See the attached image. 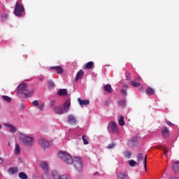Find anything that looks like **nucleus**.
Here are the masks:
<instances>
[{
  "label": "nucleus",
  "instance_id": "nucleus-19",
  "mask_svg": "<svg viewBox=\"0 0 179 179\" xmlns=\"http://www.w3.org/2000/svg\"><path fill=\"white\" fill-rule=\"evenodd\" d=\"M15 155H17L19 153H20V145L19 144L15 143V149H14Z\"/></svg>",
  "mask_w": 179,
  "mask_h": 179
},
{
  "label": "nucleus",
  "instance_id": "nucleus-31",
  "mask_svg": "<svg viewBox=\"0 0 179 179\" xmlns=\"http://www.w3.org/2000/svg\"><path fill=\"white\" fill-rule=\"evenodd\" d=\"M129 164L131 167H135L136 164V162H135V160L134 159H131L129 161Z\"/></svg>",
  "mask_w": 179,
  "mask_h": 179
},
{
  "label": "nucleus",
  "instance_id": "nucleus-13",
  "mask_svg": "<svg viewBox=\"0 0 179 179\" xmlns=\"http://www.w3.org/2000/svg\"><path fill=\"white\" fill-rule=\"evenodd\" d=\"M19 171V169L17 167H10L8 169V173L10 176H13V174H16Z\"/></svg>",
  "mask_w": 179,
  "mask_h": 179
},
{
  "label": "nucleus",
  "instance_id": "nucleus-23",
  "mask_svg": "<svg viewBox=\"0 0 179 179\" xmlns=\"http://www.w3.org/2000/svg\"><path fill=\"white\" fill-rule=\"evenodd\" d=\"M127 176H128V173H120L117 175V178L118 179H127Z\"/></svg>",
  "mask_w": 179,
  "mask_h": 179
},
{
  "label": "nucleus",
  "instance_id": "nucleus-35",
  "mask_svg": "<svg viewBox=\"0 0 179 179\" xmlns=\"http://www.w3.org/2000/svg\"><path fill=\"white\" fill-rule=\"evenodd\" d=\"M56 103H57L56 100L50 101V107H52V108L54 107V106H55Z\"/></svg>",
  "mask_w": 179,
  "mask_h": 179
},
{
  "label": "nucleus",
  "instance_id": "nucleus-42",
  "mask_svg": "<svg viewBox=\"0 0 179 179\" xmlns=\"http://www.w3.org/2000/svg\"><path fill=\"white\" fill-rule=\"evenodd\" d=\"M33 106H39L38 105V101L35 100L32 102Z\"/></svg>",
  "mask_w": 179,
  "mask_h": 179
},
{
  "label": "nucleus",
  "instance_id": "nucleus-25",
  "mask_svg": "<svg viewBox=\"0 0 179 179\" xmlns=\"http://www.w3.org/2000/svg\"><path fill=\"white\" fill-rule=\"evenodd\" d=\"M2 99L4 101H6L7 103H10L12 101V98L8 96L3 95Z\"/></svg>",
  "mask_w": 179,
  "mask_h": 179
},
{
  "label": "nucleus",
  "instance_id": "nucleus-33",
  "mask_svg": "<svg viewBox=\"0 0 179 179\" xmlns=\"http://www.w3.org/2000/svg\"><path fill=\"white\" fill-rule=\"evenodd\" d=\"M115 143H112L110 144H109L107 147L108 149H113L114 148H115Z\"/></svg>",
  "mask_w": 179,
  "mask_h": 179
},
{
  "label": "nucleus",
  "instance_id": "nucleus-24",
  "mask_svg": "<svg viewBox=\"0 0 179 179\" xmlns=\"http://www.w3.org/2000/svg\"><path fill=\"white\" fill-rule=\"evenodd\" d=\"M123 155L126 159H131V156H132V152L129 151H124Z\"/></svg>",
  "mask_w": 179,
  "mask_h": 179
},
{
  "label": "nucleus",
  "instance_id": "nucleus-18",
  "mask_svg": "<svg viewBox=\"0 0 179 179\" xmlns=\"http://www.w3.org/2000/svg\"><path fill=\"white\" fill-rule=\"evenodd\" d=\"M93 65H94L93 62H87L84 66V69H92L93 68Z\"/></svg>",
  "mask_w": 179,
  "mask_h": 179
},
{
  "label": "nucleus",
  "instance_id": "nucleus-46",
  "mask_svg": "<svg viewBox=\"0 0 179 179\" xmlns=\"http://www.w3.org/2000/svg\"><path fill=\"white\" fill-rule=\"evenodd\" d=\"M99 172H96L94 173V176H99Z\"/></svg>",
  "mask_w": 179,
  "mask_h": 179
},
{
  "label": "nucleus",
  "instance_id": "nucleus-37",
  "mask_svg": "<svg viewBox=\"0 0 179 179\" xmlns=\"http://www.w3.org/2000/svg\"><path fill=\"white\" fill-rule=\"evenodd\" d=\"M59 179H68V175L67 174H63V175H60V178Z\"/></svg>",
  "mask_w": 179,
  "mask_h": 179
},
{
  "label": "nucleus",
  "instance_id": "nucleus-10",
  "mask_svg": "<svg viewBox=\"0 0 179 179\" xmlns=\"http://www.w3.org/2000/svg\"><path fill=\"white\" fill-rule=\"evenodd\" d=\"M3 125L4 127H6V128H9L10 129V132L15 134V132H16V131H17V129H16L15 127V126H13V124L9 123V122H5L3 124Z\"/></svg>",
  "mask_w": 179,
  "mask_h": 179
},
{
  "label": "nucleus",
  "instance_id": "nucleus-22",
  "mask_svg": "<svg viewBox=\"0 0 179 179\" xmlns=\"http://www.w3.org/2000/svg\"><path fill=\"white\" fill-rule=\"evenodd\" d=\"M146 93L148 96H152V94H155V90L153 88L148 87L146 90Z\"/></svg>",
  "mask_w": 179,
  "mask_h": 179
},
{
  "label": "nucleus",
  "instance_id": "nucleus-30",
  "mask_svg": "<svg viewBox=\"0 0 179 179\" xmlns=\"http://www.w3.org/2000/svg\"><path fill=\"white\" fill-rule=\"evenodd\" d=\"M19 177L20 179H27V175L23 172L19 173Z\"/></svg>",
  "mask_w": 179,
  "mask_h": 179
},
{
  "label": "nucleus",
  "instance_id": "nucleus-14",
  "mask_svg": "<svg viewBox=\"0 0 179 179\" xmlns=\"http://www.w3.org/2000/svg\"><path fill=\"white\" fill-rule=\"evenodd\" d=\"M83 75H85V71H83V70H80L76 76V81L78 82L79 79H82V76H83Z\"/></svg>",
  "mask_w": 179,
  "mask_h": 179
},
{
  "label": "nucleus",
  "instance_id": "nucleus-9",
  "mask_svg": "<svg viewBox=\"0 0 179 179\" xmlns=\"http://www.w3.org/2000/svg\"><path fill=\"white\" fill-rule=\"evenodd\" d=\"M68 124L71 125H75L78 123V120H76V117L73 115H69L67 119Z\"/></svg>",
  "mask_w": 179,
  "mask_h": 179
},
{
  "label": "nucleus",
  "instance_id": "nucleus-32",
  "mask_svg": "<svg viewBox=\"0 0 179 179\" xmlns=\"http://www.w3.org/2000/svg\"><path fill=\"white\" fill-rule=\"evenodd\" d=\"M82 139H83L84 145H89V141H87V139H86L85 136H83Z\"/></svg>",
  "mask_w": 179,
  "mask_h": 179
},
{
  "label": "nucleus",
  "instance_id": "nucleus-41",
  "mask_svg": "<svg viewBox=\"0 0 179 179\" xmlns=\"http://www.w3.org/2000/svg\"><path fill=\"white\" fill-rule=\"evenodd\" d=\"M147 157H148V155H145V158H144V169H146Z\"/></svg>",
  "mask_w": 179,
  "mask_h": 179
},
{
  "label": "nucleus",
  "instance_id": "nucleus-28",
  "mask_svg": "<svg viewBox=\"0 0 179 179\" xmlns=\"http://www.w3.org/2000/svg\"><path fill=\"white\" fill-rule=\"evenodd\" d=\"M142 160H143V154L139 153L137 155V162H138V163H141V162H142Z\"/></svg>",
  "mask_w": 179,
  "mask_h": 179
},
{
  "label": "nucleus",
  "instance_id": "nucleus-26",
  "mask_svg": "<svg viewBox=\"0 0 179 179\" xmlns=\"http://www.w3.org/2000/svg\"><path fill=\"white\" fill-rule=\"evenodd\" d=\"M118 124L121 127H124V125H125V122L124 121V116H120V118L118 120Z\"/></svg>",
  "mask_w": 179,
  "mask_h": 179
},
{
  "label": "nucleus",
  "instance_id": "nucleus-48",
  "mask_svg": "<svg viewBox=\"0 0 179 179\" xmlns=\"http://www.w3.org/2000/svg\"><path fill=\"white\" fill-rule=\"evenodd\" d=\"M0 129H2V124H0Z\"/></svg>",
  "mask_w": 179,
  "mask_h": 179
},
{
  "label": "nucleus",
  "instance_id": "nucleus-15",
  "mask_svg": "<svg viewBox=\"0 0 179 179\" xmlns=\"http://www.w3.org/2000/svg\"><path fill=\"white\" fill-rule=\"evenodd\" d=\"M68 94V90L66 89H60L57 92L58 96H66Z\"/></svg>",
  "mask_w": 179,
  "mask_h": 179
},
{
  "label": "nucleus",
  "instance_id": "nucleus-8",
  "mask_svg": "<svg viewBox=\"0 0 179 179\" xmlns=\"http://www.w3.org/2000/svg\"><path fill=\"white\" fill-rule=\"evenodd\" d=\"M38 143L44 150H46V149H48L50 148V143L47 141V140L44 138H40L38 140Z\"/></svg>",
  "mask_w": 179,
  "mask_h": 179
},
{
  "label": "nucleus",
  "instance_id": "nucleus-36",
  "mask_svg": "<svg viewBox=\"0 0 179 179\" xmlns=\"http://www.w3.org/2000/svg\"><path fill=\"white\" fill-rule=\"evenodd\" d=\"M120 93L122 94V96H127V90H121Z\"/></svg>",
  "mask_w": 179,
  "mask_h": 179
},
{
  "label": "nucleus",
  "instance_id": "nucleus-34",
  "mask_svg": "<svg viewBox=\"0 0 179 179\" xmlns=\"http://www.w3.org/2000/svg\"><path fill=\"white\" fill-rule=\"evenodd\" d=\"M48 85L50 87H55V84L54 83V82L49 80L48 81Z\"/></svg>",
  "mask_w": 179,
  "mask_h": 179
},
{
  "label": "nucleus",
  "instance_id": "nucleus-21",
  "mask_svg": "<svg viewBox=\"0 0 179 179\" xmlns=\"http://www.w3.org/2000/svg\"><path fill=\"white\" fill-rule=\"evenodd\" d=\"M52 176L53 179H59L61 178V175L57 171H52Z\"/></svg>",
  "mask_w": 179,
  "mask_h": 179
},
{
  "label": "nucleus",
  "instance_id": "nucleus-43",
  "mask_svg": "<svg viewBox=\"0 0 179 179\" xmlns=\"http://www.w3.org/2000/svg\"><path fill=\"white\" fill-rule=\"evenodd\" d=\"M166 124L167 125H169V127H171V125H173V123H171V122L166 120Z\"/></svg>",
  "mask_w": 179,
  "mask_h": 179
},
{
  "label": "nucleus",
  "instance_id": "nucleus-40",
  "mask_svg": "<svg viewBox=\"0 0 179 179\" xmlns=\"http://www.w3.org/2000/svg\"><path fill=\"white\" fill-rule=\"evenodd\" d=\"M127 80H131V73H126Z\"/></svg>",
  "mask_w": 179,
  "mask_h": 179
},
{
  "label": "nucleus",
  "instance_id": "nucleus-16",
  "mask_svg": "<svg viewBox=\"0 0 179 179\" xmlns=\"http://www.w3.org/2000/svg\"><path fill=\"white\" fill-rule=\"evenodd\" d=\"M40 166L45 171H48V163L47 162H42Z\"/></svg>",
  "mask_w": 179,
  "mask_h": 179
},
{
  "label": "nucleus",
  "instance_id": "nucleus-11",
  "mask_svg": "<svg viewBox=\"0 0 179 179\" xmlns=\"http://www.w3.org/2000/svg\"><path fill=\"white\" fill-rule=\"evenodd\" d=\"M50 69H53L54 71H55V72L58 75H61V73H64V69H62V67L59 66H51Z\"/></svg>",
  "mask_w": 179,
  "mask_h": 179
},
{
  "label": "nucleus",
  "instance_id": "nucleus-4",
  "mask_svg": "<svg viewBox=\"0 0 179 179\" xmlns=\"http://www.w3.org/2000/svg\"><path fill=\"white\" fill-rule=\"evenodd\" d=\"M58 157L63 160L64 163H66V164H72L73 163V159H72L71 155L68 154L66 152H59L58 153Z\"/></svg>",
  "mask_w": 179,
  "mask_h": 179
},
{
  "label": "nucleus",
  "instance_id": "nucleus-1",
  "mask_svg": "<svg viewBox=\"0 0 179 179\" xmlns=\"http://www.w3.org/2000/svg\"><path fill=\"white\" fill-rule=\"evenodd\" d=\"M34 93V90H27V84L21 83L17 90V96L20 99H29Z\"/></svg>",
  "mask_w": 179,
  "mask_h": 179
},
{
  "label": "nucleus",
  "instance_id": "nucleus-12",
  "mask_svg": "<svg viewBox=\"0 0 179 179\" xmlns=\"http://www.w3.org/2000/svg\"><path fill=\"white\" fill-rule=\"evenodd\" d=\"M78 101L81 107H83V106H88V104H90V101L89 99L82 100L80 98H78Z\"/></svg>",
  "mask_w": 179,
  "mask_h": 179
},
{
  "label": "nucleus",
  "instance_id": "nucleus-7",
  "mask_svg": "<svg viewBox=\"0 0 179 179\" xmlns=\"http://www.w3.org/2000/svg\"><path fill=\"white\" fill-rule=\"evenodd\" d=\"M108 132L110 134H118V126L115 122L112 121L108 126Z\"/></svg>",
  "mask_w": 179,
  "mask_h": 179
},
{
  "label": "nucleus",
  "instance_id": "nucleus-44",
  "mask_svg": "<svg viewBox=\"0 0 179 179\" xmlns=\"http://www.w3.org/2000/svg\"><path fill=\"white\" fill-rule=\"evenodd\" d=\"M3 163V159L0 157V164H2Z\"/></svg>",
  "mask_w": 179,
  "mask_h": 179
},
{
  "label": "nucleus",
  "instance_id": "nucleus-5",
  "mask_svg": "<svg viewBox=\"0 0 179 179\" xmlns=\"http://www.w3.org/2000/svg\"><path fill=\"white\" fill-rule=\"evenodd\" d=\"M24 12V7L23 6V5L20 3V1H16L14 10V15H15V16H17V17H20L23 15Z\"/></svg>",
  "mask_w": 179,
  "mask_h": 179
},
{
  "label": "nucleus",
  "instance_id": "nucleus-2",
  "mask_svg": "<svg viewBox=\"0 0 179 179\" xmlns=\"http://www.w3.org/2000/svg\"><path fill=\"white\" fill-rule=\"evenodd\" d=\"M19 139L22 145H24V146H27L28 148H32L34 145V138L27 134L20 133Z\"/></svg>",
  "mask_w": 179,
  "mask_h": 179
},
{
  "label": "nucleus",
  "instance_id": "nucleus-6",
  "mask_svg": "<svg viewBox=\"0 0 179 179\" xmlns=\"http://www.w3.org/2000/svg\"><path fill=\"white\" fill-rule=\"evenodd\" d=\"M72 164H74V167L77 171L80 172L82 170H83V164L82 163V159H80V157H74Z\"/></svg>",
  "mask_w": 179,
  "mask_h": 179
},
{
  "label": "nucleus",
  "instance_id": "nucleus-38",
  "mask_svg": "<svg viewBox=\"0 0 179 179\" xmlns=\"http://www.w3.org/2000/svg\"><path fill=\"white\" fill-rule=\"evenodd\" d=\"M38 108L41 110V111H43V110H44V103L39 104Z\"/></svg>",
  "mask_w": 179,
  "mask_h": 179
},
{
  "label": "nucleus",
  "instance_id": "nucleus-17",
  "mask_svg": "<svg viewBox=\"0 0 179 179\" xmlns=\"http://www.w3.org/2000/svg\"><path fill=\"white\" fill-rule=\"evenodd\" d=\"M172 169L175 173H178L179 170V162H175L172 166Z\"/></svg>",
  "mask_w": 179,
  "mask_h": 179
},
{
  "label": "nucleus",
  "instance_id": "nucleus-29",
  "mask_svg": "<svg viewBox=\"0 0 179 179\" xmlns=\"http://www.w3.org/2000/svg\"><path fill=\"white\" fill-rule=\"evenodd\" d=\"M130 85H132L134 87H139L141 86V83L132 80L130 81Z\"/></svg>",
  "mask_w": 179,
  "mask_h": 179
},
{
  "label": "nucleus",
  "instance_id": "nucleus-27",
  "mask_svg": "<svg viewBox=\"0 0 179 179\" xmlns=\"http://www.w3.org/2000/svg\"><path fill=\"white\" fill-rule=\"evenodd\" d=\"M104 90L105 92H108V93H111V85H106L104 86Z\"/></svg>",
  "mask_w": 179,
  "mask_h": 179
},
{
  "label": "nucleus",
  "instance_id": "nucleus-49",
  "mask_svg": "<svg viewBox=\"0 0 179 179\" xmlns=\"http://www.w3.org/2000/svg\"><path fill=\"white\" fill-rule=\"evenodd\" d=\"M39 80H43V78H39Z\"/></svg>",
  "mask_w": 179,
  "mask_h": 179
},
{
  "label": "nucleus",
  "instance_id": "nucleus-47",
  "mask_svg": "<svg viewBox=\"0 0 179 179\" xmlns=\"http://www.w3.org/2000/svg\"><path fill=\"white\" fill-rule=\"evenodd\" d=\"M124 87H127V89H128V87H129L128 85H124Z\"/></svg>",
  "mask_w": 179,
  "mask_h": 179
},
{
  "label": "nucleus",
  "instance_id": "nucleus-39",
  "mask_svg": "<svg viewBox=\"0 0 179 179\" xmlns=\"http://www.w3.org/2000/svg\"><path fill=\"white\" fill-rule=\"evenodd\" d=\"M118 103H119V105L120 106H125V104H126V102H125V101H120L119 102H118Z\"/></svg>",
  "mask_w": 179,
  "mask_h": 179
},
{
  "label": "nucleus",
  "instance_id": "nucleus-45",
  "mask_svg": "<svg viewBox=\"0 0 179 179\" xmlns=\"http://www.w3.org/2000/svg\"><path fill=\"white\" fill-rule=\"evenodd\" d=\"M164 152L165 155L167 156V150H166V148H164Z\"/></svg>",
  "mask_w": 179,
  "mask_h": 179
},
{
  "label": "nucleus",
  "instance_id": "nucleus-20",
  "mask_svg": "<svg viewBox=\"0 0 179 179\" xmlns=\"http://www.w3.org/2000/svg\"><path fill=\"white\" fill-rule=\"evenodd\" d=\"M162 135L164 138H169L170 136V132L169 131V129H164L162 130Z\"/></svg>",
  "mask_w": 179,
  "mask_h": 179
},
{
  "label": "nucleus",
  "instance_id": "nucleus-3",
  "mask_svg": "<svg viewBox=\"0 0 179 179\" xmlns=\"http://www.w3.org/2000/svg\"><path fill=\"white\" fill-rule=\"evenodd\" d=\"M69 107H71V100L68 99L66 101V103L62 106H56L54 108V111L56 114H64V113H68L69 111Z\"/></svg>",
  "mask_w": 179,
  "mask_h": 179
}]
</instances>
